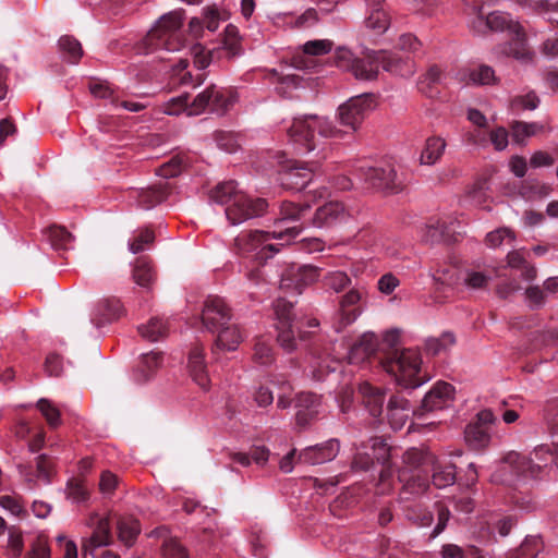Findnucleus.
I'll list each match as a JSON object with an SVG mask.
<instances>
[{"label": "nucleus", "mask_w": 558, "mask_h": 558, "mask_svg": "<svg viewBox=\"0 0 558 558\" xmlns=\"http://www.w3.org/2000/svg\"><path fill=\"white\" fill-rule=\"evenodd\" d=\"M432 483L437 488H445L456 482V466L451 463L440 464L427 448H410L402 456V465L398 469V480L403 493L421 495Z\"/></svg>", "instance_id": "nucleus-1"}, {"label": "nucleus", "mask_w": 558, "mask_h": 558, "mask_svg": "<svg viewBox=\"0 0 558 558\" xmlns=\"http://www.w3.org/2000/svg\"><path fill=\"white\" fill-rule=\"evenodd\" d=\"M399 330H388L384 335L383 347L386 349L379 359L383 368L403 388H417L427 378L421 375V354L413 349H398Z\"/></svg>", "instance_id": "nucleus-2"}, {"label": "nucleus", "mask_w": 558, "mask_h": 558, "mask_svg": "<svg viewBox=\"0 0 558 558\" xmlns=\"http://www.w3.org/2000/svg\"><path fill=\"white\" fill-rule=\"evenodd\" d=\"M551 462H555L558 468V441L555 444L554 452L546 445L535 448L531 457L510 451L502 458L504 465L492 475V481L512 486L513 481L508 477L509 472L514 473L518 477H536L542 469Z\"/></svg>", "instance_id": "nucleus-3"}, {"label": "nucleus", "mask_w": 558, "mask_h": 558, "mask_svg": "<svg viewBox=\"0 0 558 558\" xmlns=\"http://www.w3.org/2000/svg\"><path fill=\"white\" fill-rule=\"evenodd\" d=\"M209 198L220 205H228L226 216L232 225H239L254 217L262 216L268 203L264 198L253 199L236 189L233 180L217 184L209 193Z\"/></svg>", "instance_id": "nucleus-4"}, {"label": "nucleus", "mask_w": 558, "mask_h": 558, "mask_svg": "<svg viewBox=\"0 0 558 558\" xmlns=\"http://www.w3.org/2000/svg\"><path fill=\"white\" fill-rule=\"evenodd\" d=\"M182 23L183 15L180 11L163 14L143 38V51L151 53L159 49L167 51L180 50L184 44L181 33Z\"/></svg>", "instance_id": "nucleus-5"}, {"label": "nucleus", "mask_w": 558, "mask_h": 558, "mask_svg": "<svg viewBox=\"0 0 558 558\" xmlns=\"http://www.w3.org/2000/svg\"><path fill=\"white\" fill-rule=\"evenodd\" d=\"M316 133L322 137H340L342 135L341 130L337 129L329 120L318 116L295 118L288 130L290 140L303 153H310L317 147Z\"/></svg>", "instance_id": "nucleus-6"}, {"label": "nucleus", "mask_w": 558, "mask_h": 558, "mask_svg": "<svg viewBox=\"0 0 558 558\" xmlns=\"http://www.w3.org/2000/svg\"><path fill=\"white\" fill-rule=\"evenodd\" d=\"M300 231L301 229L299 227L287 228L284 232L280 233H270L258 230L244 231L234 239L235 252L240 255H246L258 250L255 258L259 265H263L268 258H271L279 252L278 246L274 244H265L267 241L270 239L282 238L283 234H287L290 238H295Z\"/></svg>", "instance_id": "nucleus-7"}, {"label": "nucleus", "mask_w": 558, "mask_h": 558, "mask_svg": "<svg viewBox=\"0 0 558 558\" xmlns=\"http://www.w3.org/2000/svg\"><path fill=\"white\" fill-rule=\"evenodd\" d=\"M338 68L351 72L356 80L374 81L380 68V59L376 51L367 52L363 58H356L347 48H338L335 53Z\"/></svg>", "instance_id": "nucleus-8"}, {"label": "nucleus", "mask_w": 558, "mask_h": 558, "mask_svg": "<svg viewBox=\"0 0 558 558\" xmlns=\"http://www.w3.org/2000/svg\"><path fill=\"white\" fill-rule=\"evenodd\" d=\"M275 314L278 342L284 350L292 351L296 344L295 333H299L301 339L304 337L301 331V322L293 312L292 302L279 298L275 303Z\"/></svg>", "instance_id": "nucleus-9"}, {"label": "nucleus", "mask_w": 558, "mask_h": 558, "mask_svg": "<svg viewBox=\"0 0 558 558\" xmlns=\"http://www.w3.org/2000/svg\"><path fill=\"white\" fill-rule=\"evenodd\" d=\"M232 104V90L211 84L192 99L190 116H198L206 110L213 113L223 114L230 109Z\"/></svg>", "instance_id": "nucleus-10"}, {"label": "nucleus", "mask_w": 558, "mask_h": 558, "mask_svg": "<svg viewBox=\"0 0 558 558\" xmlns=\"http://www.w3.org/2000/svg\"><path fill=\"white\" fill-rule=\"evenodd\" d=\"M355 174L369 186L387 193H398L404 185L396 167L391 163L360 167L355 170Z\"/></svg>", "instance_id": "nucleus-11"}, {"label": "nucleus", "mask_w": 558, "mask_h": 558, "mask_svg": "<svg viewBox=\"0 0 558 558\" xmlns=\"http://www.w3.org/2000/svg\"><path fill=\"white\" fill-rule=\"evenodd\" d=\"M374 108V94L365 93L351 97L338 108L339 122L342 126L355 132Z\"/></svg>", "instance_id": "nucleus-12"}, {"label": "nucleus", "mask_w": 558, "mask_h": 558, "mask_svg": "<svg viewBox=\"0 0 558 558\" xmlns=\"http://www.w3.org/2000/svg\"><path fill=\"white\" fill-rule=\"evenodd\" d=\"M456 396L454 387L446 381H437L423 398L421 405L413 409V414L421 417L426 413L449 408Z\"/></svg>", "instance_id": "nucleus-13"}, {"label": "nucleus", "mask_w": 558, "mask_h": 558, "mask_svg": "<svg viewBox=\"0 0 558 558\" xmlns=\"http://www.w3.org/2000/svg\"><path fill=\"white\" fill-rule=\"evenodd\" d=\"M496 416L492 410L478 412L475 420L468 424L464 430L466 442L473 449L480 450L488 447L490 442L489 426L495 423Z\"/></svg>", "instance_id": "nucleus-14"}, {"label": "nucleus", "mask_w": 558, "mask_h": 558, "mask_svg": "<svg viewBox=\"0 0 558 558\" xmlns=\"http://www.w3.org/2000/svg\"><path fill=\"white\" fill-rule=\"evenodd\" d=\"M313 172L310 163L289 160L279 171L278 181L287 190L301 191L312 181Z\"/></svg>", "instance_id": "nucleus-15"}, {"label": "nucleus", "mask_w": 558, "mask_h": 558, "mask_svg": "<svg viewBox=\"0 0 558 558\" xmlns=\"http://www.w3.org/2000/svg\"><path fill=\"white\" fill-rule=\"evenodd\" d=\"M232 318L231 308L226 301L217 295H209L202 312V323L211 332L228 324Z\"/></svg>", "instance_id": "nucleus-16"}, {"label": "nucleus", "mask_w": 558, "mask_h": 558, "mask_svg": "<svg viewBox=\"0 0 558 558\" xmlns=\"http://www.w3.org/2000/svg\"><path fill=\"white\" fill-rule=\"evenodd\" d=\"M319 277V268L312 265H292L281 278V289L301 293L303 288L314 283Z\"/></svg>", "instance_id": "nucleus-17"}, {"label": "nucleus", "mask_w": 558, "mask_h": 558, "mask_svg": "<svg viewBox=\"0 0 558 558\" xmlns=\"http://www.w3.org/2000/svg\"><path fill=\"white\" fill-rule=\"evenodd\" d=\"M340 446L337 439H329L326 442L310 446L302 450L298 457V462L308 465H317L333 460Z\"/></svg>", "instance_id": "nucleus-18"}, {"label": "nucleus", "mask_w": 558, "mask_h": 558, "mask_svg": "<svg viewBox=\"0 0 558 558\" xmlns=\"http://www.w3.org/2000/svg\"><path fill=\"white\" fill-rule=\"evenodd\" d=\"M362 293L357 289H351L348 293L341 296L339 301L338 322L335 324V329L340 332L348 325H351L360 315L359 302L361 301Z\"/></svg>", "instance_id": "nucleus-19"}, {"label": "nucleus", "mask_w": 558, "mask_h": 558, "mask_svg": "<svg viewBox=\"0 0 558 558\" xmlns=\"http://www.w3.org/2000/svg\"><path fill=\"white\" fill-rule=\"evenodd\" d=\"M380 59V66L392 74L411 76L415 72L414 62L409 56H401L396 51H376Z\"/></svg>", "instance_id": "nucleus-20"}, {"label": "nucleus", "mask_w": 558, "mask_h": 558, "mask_svg": "<svg viewBox=\"0 0 558 558\" xmlns=\"http://www.w3.org/2000/svg\"><path fill=\"white\" fill-rule=\"evenodd\" d=\"M170 193L168 182H160L146 189L133 190L131 197L136 199L138 207L149 209L163 202Z\"/></svg>", "instance_id": "nucleus-21"}, {"label": "nucleus", "mask_w": 558, "mask_h": 558, "mask_svg": "<svg viewBox=\"0 0 558 558\" xmlns=\"http://www.w3.org/2000/svg\"><path fill=\"white\" fill-rule=\"evenodd\" d=\"M378 340L375 333L365 332L350 348L347 359L350 364L368 361L376 354Z\"/></svg>", "instance_id": "nucleus-22"}, {"label": "nucleus", "mask_w": 558, "mask_h": 558, "mask_svg": "<svg viewBox=\"0 0 558 558\" xmlns=\"http://www.w3.org/2000/svg\"><path fill=\"white\" fill-rule=\"evenodd\" d=\"M320 405V397L313 392H300L295 399L298 412L295 414L296 423L301 427H306L318 415L317 408Z\"/></svg>", "instance_id": "nucleus-23"}, {"label": "nucleus", "mask_w": 558, "mask_h": 558, "mask_svg": "<svg viewBox=\"0 0 558 558\" xmlns=\"http://www.w3.org/2000/svg\"><path fill=\"white\" fill-rule=\"evenodd\" d=\"M187 367L193 380L203 389H208L209 377L205 363L204 349L201 344H194L189 353Z\"/></svg>", "instance_id": "nucleus-24"}, {"label": "nucleus", "mask_w": 558, "mask_h": 558, "mask_svg": "<svg viewBox=\"0 0 558 558\" xmlns=\"http://www.w3.org/2000/svg\"><path fill=\"white\" fill-rule=\"evenodd\" d=\"M347 217L348 211L342 203L329 202L316 209L312 225L318 228L330 227L345 220Z\"/></svg>", "instance_id": "nucleus-25"}, {"label": "nucleus", "mask_w": 558, "mask_h": 558, "mask_svg": "<svg viewBox=\"0 0 558 558\" xmlns=\"http://www.w3.org/2000/svg\"><path fill=\"white\" fill-rule=\"evenodd\" d=\"M359 395L372 416L379 417L383 414L385 402V391L383 389L363 381L359 385Z\"/></svg>", "instance_id": "nucleus-26"}, {"label": "nucleus", "mask_w": 558, "mask_h": 558, "mask_svg": "<svg viewBox=\"0 0 558 558\" xmlns=\"http://www.w3.org/2000/svg\"><path fill=\"white\" fill-rule=\"evenodd\" d=\"M513 32H511V40L504 47L502 52L509 57H513L517 60L527 62L532 59L533 52L529 48L525 34L521 25H512Z\"/></svg>", "instance_id": "nucleus-27"}, {"label": "nucleus", "mask_w": 558, "mask_h": 558, "mask_svg": "<svg viewBox=\"0 0 558 558\" xmlns=\"http://www.w3.org/2000/svg\"><path fill=\"white\" fill-rule=\"evenodd\" d=\"M123 313V307L120 300L116 298L104 299L98 302L92 317V322L101 327L107 323L118 319Z\"/></svg>", "instance_id": "nucleus-28"}, {"label": "nucleus", "mask_w": 558, "mask_h": 558, "mask_svg": "<svg viewBox=\"0 0 558 558\" xmlns=\"http://www.w3.org/2000/svg\"><path fill=\"white\" fill-rule=\"evenodd\" d=\"M386 410L388 421L395 429L401 428L409 417V412H413L409 400L398 395L391 396Z\"/></svg>", "instance_id": "nucleus-29"}, {"label": "nucleus", "mask_w": 558, "mask_h": 558, "mask_svg": "<svg viewBox=\"0 0 558 558\" xmlns=\"http://www.w3.org/2000/svg\"><path fill=\"white\" fill-rule=\"evenodd\" d=\"M512 25H520L519 23H514L509 20L508 15L501 12H493L488 14L485 19L482 15H478L475 21L472 23V28L478 33H484L486 29L490 31H502L508 28L513 32Z\"/></svg>", "instance_id": "nucleus-30"}, {"label": "nucleus", "mask_w": 558, "mask_h": 558, "mask_svg": "<svg viewBox=\"0 0 558 558\" xmlns=\"http://www.w3.org/2000/svg\"><path fill=\"white\" fill-rule=\"evenodd\" d=\"M162 362L163 354L160 351L142 354L135 371L136 379L142 383L150 380L161 367Z\"/></svg>", "instance_id": "nucleus-31"}, {"label": "nucleus", "mask_w": 558, "mask_h": 558, "mask_svg": "<svg viewBox=\"0 0 558 558\" xmlns=\"http://www.w3.org/2000/svg\"><path fill=\"white\" fill-rule=\"evenodd\" d=\"M218 336L213 349L216 354L217 350L233 351L243 340V335L238 325L230 322L218 329Z\"/></svg>", "instance_id": "nucleus-32"}, {"label": "nucleus", "mask_w": 558, "mask_h": 558, "mask_svg": "<svg viewBox=\"0 0 558 558\" xmlns=\"http://www.w3.org/2000/svg\"><path fill=\"white\" fill-rule=\"evenodd\" d=\"M454 233V229L452 223H447L445 220L435 219L430 220L424 230L422 235L423 241L426 243H440V242H449L452 239Z\"/></svg>", "instance_id": "nucleus-33"}, {"label": "nucleus", "mask_w": 558, "mask_h": 558, "mask_svg": "<svg viewBox=\"0 0 558 558\" xmlns=\"http://www.w3.org/2000/svg\"><path fill=\"white\" fill-rule=\"evenodd\" d=\"M364 448H369L372 450V457L374 461L381 464L383 468L379 474L380 481H387L391 475L390 468L387 465L390 457V447L385 442L384 439L379 437H373L368 440V445Z\"/></svg>", "instance_id": "nucleus-34"}, {"label": "nucleus", "mask_w": 558, "mask_h": 558, "mask_svg": "<svg viewBox=\"0 0 558 558\" xmlns=\"http://www.w3.org/2000/svg\"><path fill=\"white\" fill-rule=\"evenodd\" d=\"M117 531L120 542L126 547H131L141 533L140 521L132 515H119L117 518Z\"/></svg>", "instance_id": "nucleus-35"}, {"label": "nucleus", "mask_w": 558, "mask_h": 558, "mask_svg": "<svg viewBox=\"0 0 558 558\" xmlns=\"http://www.w3.org/2000/svg\"><path fill=\"white\" fill-rule=\"evenodd\" d=\"M441 83V70L437 65L430 66L417 83L418 90L428 98H436L439 95Z\"/></svg>", "instance_id": "nucleus-36"}, {"label": "nucleus", "mask_w": 558, "mask_h": 558, "mask_svg": "<svg viewBox=\"0 0 558 558\" xmlns=\"http://www.w3.org/2000/svg\"><path fill=\"white\" fill-rule=\"evenodd\" d=\"M446 148V142L440 136H430L426 140L425 146L421 153V163L434 165L442 156Z\"/></svg>", "instance_id": "nucleus-37"}, {"label": "nucleus", "mask_w": 558, "mask_h": 558, "mask_svg": "<svg viewBox=\"0 0 558 558\" xmlns=\"http://www.w3.org/2000/svg\"><path fill=\"white\" fill-rule=\"evenodd\" d=\"M140 335L151 342L158 341L167 337L168 326L161 318L153 317L147 324L137 327Z\"/></svg>", "instance_id": "nucleus-38"}, {"label": "nucleus", "mask_w": 558, "mask_h": 558, "mask_svg": "<svg viewBox=\"0 0 558 558\" xmlns=\"http://www.w3.org/2000/svg\"><path fill=\"white\" fill-rule=\"evenodd\" d=\"M58 47L64 60L70 63L76 64L83 56L81 43L70 35L60 37Z\"/></svg>", "instance_id": "nucleus-39"}, {"label": "nucleus", "mask_w": 558, "mask_h": 558, "mask_svg": "<svg viewBox=\"0 0 558 558\" xmlns=\"http://www.w3.org/2000/svg\"><path fill=\"white\" fill-rule=\"evenodd\" d=\"M522 250H514L508 253L507 255V264L509 267L521 270V276L525 280H534L536 278V268L529 264L525 259Z\"/></svg>", "instance_id": "nucleus-40"}, {"label": "nucleus", "mask_w": 558, "mask_h": 558, "mask_svg": "<svg viewBox=\"0 0 558 558\" xmlns=\"http://www.w3.org/2000/svg\"><path fill=\"white\" fill-rule=\"evenodd\" d=\"M221 45L220 49L225 51L228 59H233L241 54L242 47L238 27L231 24L226 27Z\"/></svg>", "instance_id": "nucleus-41"}, {"label": "nucleus", "mask_w": 558, "mask_h": 558, "mask_svg": "<svg viewBox=\"0 0 558 558\" xmlns=\"http://www.w3.org/2000/svg\"><path fill=\"white\" fill-rule=\"evenodd\" d=\"M47 239L50 242L52 248L60 250H69L73 242V235L61 226H51L46 231Z\"/></svg>", "instance_id": "nucleus-42"}, {"label": "nucleus", "mask_w": 558, "mask_h": 558, "mask_svg": "<svg viewBox=\"0 0 558 558\" xmlns=\"http://www.w3.org/2000/svg\"><path fill=\"white\" fill-rule=\"evenodd\" d=\"M133 279L141 287H149L155 279V271L151 263L146 257L136 259L133 267Z\"/></svg>", "instance_id": "nucleus-43"}, {"label": "nucleus", "mask_w": 558, "mask_h": 558, "mask_svg": "<svg viewBox=\"0 0 558 558\" xmlns=\"http://www.w3.org/2000/svg\"><path fill=\"white\" fill-rule=\"evenodd\" d=\"M311 204L305 201L296 204L289 201H283L280 205V221H296L302 219L310 210Z\"/></svg>", "instance_id": "nucleus-44"}, {"label": "nucleus", "mask_w": 558, "mask_h": 558, "mask_svg": "<svg viewBox=\"0 0 558 558\" xmlns=\"http://www.w3.org/2000/svg\"><path fill=\"white\" fill-rule=\"evenodd\" d=\"M542 548L543 544L539 537L530 536L524 539L519 548L509 553L507 558H535Z\"/></svg>", "instance_id": "nucleus-45"}, {"label": "nucleus", "mask_w": 558, "mask_h": 558, "mask_svg": "<svg viewBox=\"0 0 558 558\" xmlns=\"http://www.w3.org/2000/svg\"><path fill=\"white\" fill-rule=\"evenodd\" d=\"M512 138L517 143H522L526 137L535 135L543 130V125L532 122L514 121L511 124Z\"/></svg>", "instance_id": "nucleus-46"}, {"label": "nucleus", "mask_w": 558, "mask_h": 558, "mask_svg": "<svg viewBox=\"0 0 558 558\" xmlns=\"http://www.w3.org/2000/svg\"><path fill=\"white\" fill-rule=\"evenodd\" d=\"M190 95L187 93H183L177 97H172L167 102L163 104V112L169 116H179L182 112H186L190 116V105H191Z\"/></svg>", "instance_id": "nucleus-47"}, {"label": "nucleus", "mask_w": 558, "mask_h": 558, "mask_svg": "<svg viewBox=\"0 0 558 558\" xmlns=\"http://www.w3.org/2000/svg\"><path fill=\"white\" fill-rule=\"evenodd\" d=\"M254 361L260 365L271 364L274 361V351L270 342L264 338H257L254 345Z\"/></svg>", "instance_id": "nucleus-48"}, {"label": "nucleus", "mask_w": 558, "mask_h": 558, "mask_svg": "<svg viewBox=\"0 0 558 558\" xmlns=\"http://www.w3.org/2000/svg\"><path fill=\"white\" fill-rule=\"evenodd\" d=\"M37 408L45 416L50 427L56 428L61 424L60 411L49 400L39 399Z\"/></svg>", "instance_id": "nucleus-49"}, {"label": "nucleus", "mask_w": 558, "mask_h": 558, "mask_svg": "<svg viewBox=\"0 0 558 558\" xmlns=\"http://www.w3.org/2000/svg\"><path fill=\"white\" fill-rule=\"evenodd\" d=\"M454 337L451 333H444L441 338H429L425 341V350L429 355H438L449 345L453 344Z\"/></svg>", "instance_id": "nucleus-50"}, {"label": "nucleus", "mask_w": 558, "mask_h": 558, "mask_svg": "<svg viewBox=\"0 0 558 558\" xmlns=\"http://www.w3.org/2000/svg\"><path fill=\"white\" fill-rule=\"evenodd\" d=\"M492 280V276L485 271L469 269L465 271L464 283L470 289H484Z\"/></svg>", "instance_id": "nucleus-51"}, {"label": "nucleus", "mask_w": 558, "mask_h": 558, "mask_svg": "<svg viewBox=\"0 0 558 558\" xmlns=\"http://www.w3.org/2000/svg\"><path fill=\"white\" fill-rule=\"evenodd\" d=\"M407 517L420 526H429L434 520L433 512L422 505L410 507L407 511Z\"/></svg>", "instance_id": "nucleus-52"}, {"label": "nucleus", "mask_w": 558, "mask_h": 558, "mask_svg": "<svg viewBox=\"0 0 558 558\" xmlns=\"http://www.w3.org/2000/svg\"><path fill=\"white\" fill-rule=\"evenodd\" d=\"M161 551L165 558H189L186 548L172 537L163 541Z\"/></svg>", "instance_id": "nucleus-53"}, {"label": "nucleus", "mask_w": 558, "mask_h": 558, "mask_svg": "<svg viewBox=\"0 0 558 558\" xmlns=\"http://www.w3.org/2000/svg\"><path fill=\"white\" fill-rule=\"evenodd\" d=\"M66 494L68 498L72 499L75 502H82L88 499V490L83 482V480L71 478L66 484Z\"/></svg>", "instance_id": "nucleus-54"}, {"label": "nucleus", "mask_w": 558, "mask_h": 558, "mask_svg": "<svg viewBox=\"0 0 558 558\" xmlns=\"http://www.w3.org/2000/svg\"><path fill=\"white\" fill-rule=\"evenodd\" d=\"M514 238V232L511 229L504 227L488 232L485 238V243L488 247L496 248L500 246L505 240L512 242Z\"/></svg>", "instance_id": "nucleus-55"}, {"label": "nucleus", "mask_w": 558, "mask_h": 558, "mask_svg": "<svg viewBox=\"0 0 558 558\" xmlns=\"http://www.w3.org/2000/svg\"><path fill=\"white\" fill-rule=\"evenodd\" d=\"M92 537L94 542H98L100 545L108 546L112 542L111 527L108 518H102L98 521Z\"/></svg>", "instance_id": "nucleus-56"}, {"label": "nucleus", "mask_w": 558, "mask_h": 558, "mask_svg": "<svg viewBox=\"0 0 558 558\" xmlns=\"http://www.w3.org/2000/svg\"><path fill=\"white\" fill-rule=\"evenodd\" d=\"M366 25L378 34L384 33L389 25L387 13L381 9H375L366 19Z\"/></svg>", "instance_id": "nucleus-57"}, {"label": "nucleus", "mask_w": 558, "mask_h": 558, "mask_svg": "<svg viewBox=\"0 0 558 558\" xmlns=\"http://www.w3.org/2000/svg\"><path fill=\"white\" fill-rule=\"evenodd\" d=\"M539 104V98L534 92H530L524 96H517L511 100V109L512 111L519 110H534L537 108Z\"/></svg>", "instance_id": "nucleus-58"}, {"label": "nucleus", "mask_w": 558, "mask_h": 558, "mask_svg": "<svg viewBox=\"0 0 558 558\" xmlns=\"http://www.w3.org/2000/svg\"><path fill=\"white\" fill-rule=\"evenodd\" d=\"M470 78L475 84L486 85L496 82L495 71L493 68L486 64H482L478 68L470 72Z\"/></svg>", "instance_id": "nucleus-59"}, {"label": "nucleus", "mask_w": 558, "mask_h": 558, "mask_svg": "<svg viewBox=\"0 0 558 558\" xmlns=\"http://www.w3.org/2000/svg\"><path fill=\"white\" fill-rule=\"evenodd\" d=\"M351 282V279L345 272L342 271H333L326 276L325 284L326 287L339 292L347 288Z\"/></svg>", "instance_id": "nucleus-60"}, {"label": "nucleus", "mask_w": 558, "mask_h": 558, "mask_svg": "<svg viewBox=\"0 0 558 558\" xmlns=\"http://www.w3.org/2000/svg\"><path fill=\"white\" fill-rule=\"evenodd\" d=\"M332 48V41L328 39L310 40L303 46V51L310 56L328 53Z\"/></svg>", "instance_id": "nucleus-61"}, {"label": "nucleus", "mask_w": 558, "mask_h": 558, "mask_svg": "<svg viewBox=\"0 0 558 558\" xmlns=\"http://www.w3.org/2000/svg\"><path fill=\"white\" fill-rule=\"evenodd\" d=\"M155 234L154 231L146 228L140 231L138 235H136L133 241L130 243V251L134 254H137L144 251L146 244H150L154 242Z\"/></svg>", "instance_id": "nucleus-62"}, {"label": "nucleus", "mask_w": 558, "mask_h": 558, "mask_svg": "<svg viewBox=\"0 0 558 558\" xmlns=\"http://www.w3.org/2000/svg\"><path fill=\"white\" fill-rule=\"evenodd\" d=\"M183 160L180 157L171 158L167 163L157 169V174L162 178H173L181 173Z\"/></svg>", "instance_id": "nucleus-63"}, {"label": "nucleus", "mask_w": 558, "mask_h": 558, "mask_svg": "<svg viewBox=\"0 0 558 558\" xmlns=\"http://www.w3.org/2000/svg\"><path fill=\"white\" fill-rule=\"evenodd\" d=\"M26 558H50V548L47 541L38 536L33 544L31 549L26 554Z\"/></svg>", "instance_id": "nucleus-64"}]
</instances>
